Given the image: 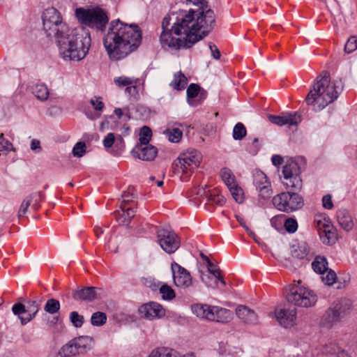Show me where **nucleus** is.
Listing matches in <instances>:
<instances>
[{"mask_svg":"<svg viewBox=\"0 0 357 357\" xmlns=\"http://www.w3.org/2000/svg\"><path fill=\"white\" fill-rule=\"evenodd\" d=\"M195 17V9L190 8L188 11L182 10L164 17L162 22L163 31L160 37L162 47L190 48L202 39V36L196 33Z\"/></svg>","mask_w":357,"mask_h":357,"instance_id":"nucleus-1","label":"nucleus"},{"mask_svg":"<svg viewBox=\"0 0 357 357\" xmlns=\"http://www.w3.org/2000/svg\"><path fill=\"white\" fill-rule=\"evenodd\" d=\"M102 40L109 59L117 61L124 59L139 47L142 33L137 25L128 24L118 19L109 24Z\"/></svg>","mask_w":357,"mask_h":357,"instance_id":"nucleus-2","label":"nucleus"},{"mask_svg":"<svg viewBox=\"0 0 357 357\" xmlns=\"http://www.w3.org/2000/svg\"><path fill=\"white\" fill-rule=\"evenodd\" d=\"M91 36L83 28L71 29L56 41L60 56L65 61L84 59L91 47Z\"/></svg>","mask_w":357,"mask_h":357,"instance_id":"nucleus-3","label":"nucleus"},{"mask_svg":"<svg viewBox=\"0 0 357 357\" xmlns=\"http://www.w3.org/2000/svg\"><path fill=\"white\" fill-rule=\"evenodd\" d=\"M342 89L341 80L331 82L329 74L324 72L317 77L306 96L305 102L307 105H317V109L321 110L336 100Z\"/></svg>","mask_w":357,"mask_h":357,"instance_id":"nucleus-4","label":"nucleus"},{"mask_svg":"<svg viewBox=\"0 0 357 357\" xmlns=\"http://www.w3.org/2000/svg\"><path fill=\"white\" fill-rule=\"evenodd\" d=\"M75 15L82 24L97 31L103 32L109 22L107 13L99 7L91 8H77L75 10Z\"/></svg>","mask_w":357,"mask_h":357,"instance_id":"nucleus-5","label":"nucleus"},{"mask_svg":"<svg viewBox=\"0 0 357 357\" xmlns=\"http://www.w3.org/2000/svg\"><path fill=\"white\" fill-rule=\"evenodd\" d=\"M43 24L47 36L55 38L56 41L71 29L63 21L61 13L53 7L47 8L44 11Z\"/></svg>","mask_w":357,"mask_h":357,"instance_id":"nucleus-6","label":"nucleus"},{"mask_svg":"<svg viewBox=\"0 0 357 357\" xmlns=\"http://www.w3.org/2000/svg\"><path fill=\"white\" fill-rule=\"evenodd\" d=\"M202 155L196 149H189L183 153L173 163L174 172L181 174V178L186 179L200 164Z\"/></svg>","mask_w":357,"mask_h":357,"instance_id":"nucleus-7","label":"nucleus"},{"mask_svg":"<svg viewBox=\"0 0 357 357\" xmlns=\"http://www.w3.org/2000/svg\"><path fill=\"white\" fill-rule=\"evenodd\" d=\"M286 299L288 303L295 306L307 308L316 304L317 296L312 290L301 285L299 282L298 284H294L289 289Z\"/></svg>","mask_w":357,"mask_h":357,"instance_id":"nucleus-8","label":"nucleus"},{"mask_svg":"<svg viewBox=\"0 0 357 357\" xmlns=\"http://www.w3.org/2000/svg\"><path fill=\"white\" fill-rule=\"evenodd\" d=\"M192 310L198 317L221 323L229 322L233 316L231 311L228 309L206 304H195L192 306Z\"/></svg>","mask_w":357,"mask_h":357,"instance_id":"nucleus-9","label":"nucleus"},{"mask_svg":"<svg viewBox=\"0 0 357 357\" xmlns=\"http://www.w3.org/2000/svg\"><path fill=\"white\" fill-rule=\"evenodd\" d=\"M272 202L278 210L287 213L299 210L304 205L303 197L294 192L278 194L273 197Z\"/></svg>","mask_w":357,"mask_h":357,"instance_id":"nucleus-10","label":"nucleus"},{"mask_svg":"<svg viewBox=\"0 0 357 357\" xmlns=\"http://www.w3.org/2000/svg\"><path fill=\"white\" fill-rule=\"evenodd\" d=\"M349 310V307L347 303L344 304L341 302L334 303L323 314L321 319V326L328 329L332 328L348 314Z\"/></svg>","mask_w":357,"mask_h":357,"instance_id":"nucleus-11","label":"nucleus"},{"mask_svg":"<svg viewBox=\"0 0 357 357\" xmlns=\"http://www.w3.org/2000/svg\"><path fill=\"white\" fill-rule=\"evenodd\" d=\"M92 338L89 336L75 337L65 345L59 351L61 357H72L86 352L91 348Z\"/></svg>","mask_w":357,"mask_h":357,"instance_id":"nucleus-12","label":"nucleus"},{"mask_svg":"<svg viewBox=\"0 0 357 357\" xmlns=\"http://www.w3.org/2000/svg\"><path fill=\"white\" fill-rule=\"evenodd\" d=\"M215 14L213 10L206 8H201L200 10H195V24L196 33H202V38L207 36L213 29L215 25Z\"/></svg>","mask_w":357,"mask_h":357,"instance_id":"nucleus-13","label":"nucleus"},{"mask_svg":"<svg viewBox=\"0 0 357 357\" xmlns=\"http://www.w3.org/2000/svg\"><path fill=\"white\" fill-rule=\"evenodd\" d=\"M158 243L162 249L168 254L175 252L180 247L178 236L172 230L161 229L157 231Z\"/></svg>","mask_w":357,"mask_h":357,"instance_id":"nucleus-14","label":"nucleus"},{"mask_svg":"<svg viewBox=\"0 0 357 357\" xmlns=\"http://www.w3.org/2000/svg\"><path fill=\"white\" fill-rule=\"evenodd\" d=\"M298 172V165L295 162H290L283 167L282 172L284 181L282 183L287 189L297 191L302 188V180Z\"/></svg>","mask_w":357,"mask_h":357,"instance_id":"nucleus-15","label":"nucleus"},{"mask_svg":"<svg viewBox=\"0 0 357 357\" xmlns=\"http://www.w3.org/2000/svg\"><path fill=\"white\" fill-rule=\"evenodd\" d=\"M253 184L259 192V196L263 199H268L273 194L271 182L266 175L260 170L253 174Z\"/></svg>","mask_w":357,"mask_h":357,"instance_id":"nucleus-16","label":"nucleus"},{"mask_svg":"<svg viewBox=\"0 0 357 357\" xmlns=\"http://www.w3.org/2000/svg\"><path fill=\"white\" fill-rule=\"evenodd\" d=\"M174 282L178 287H188L192 284L190 273L175 261L171 264Z\"/></svg>","mask_w":357,"mask_h":357,"instance_id":"nucleus-17","label":"nucleus"},{"mask_svg":"<svg viewBox=\"0 0 357 357\" xmlns=\"http://www.w3.org/2000/svg\"><path fill=\"white\" fill-rule=\"evenodd\" d=\"M275 317L279 324L284 328H290L296 324L297 310L294 307H276Z\"/></svg>","mask_w":357,"mask_h":357,"instance_id":"nucleus-18","label":"nucleus"},{"mask_svg":"<svg viewBox=\"0 0 357 357\" xmlns=\"http://www.w3.org/2000/svg\"><path fill=\"white\" fill-rule=\"evenodd\" d=\"M139 312L145 318L153 319L164 316L165 310L160 304L155 302H149L142 305L139 308Z\"/></svg>","mask_w":357,"mask_h":357,"instance_id":"nucleus-19","label":"nucleus"},{"mask_svg":"<svg viewBox=\"0 0 357 357\" xmlns=\"http://www.w3.org/2000/svg\"><path fill=\"white\" fill-rule=\"evenodd\" d=\"M131 153L135 158L151 161L156 157L158 150L152 145L137 144L132 150Z\"/></svg>","mask_w":357,"mask_h":357,"instance_id":"nucleus-20","label":"nucleus"},{"mask_svg":"<svg viewBox=\"0 0 357 357\" xmlns=\"http://www.w3.org/2000/svg\"><path fill=\"white\" fill-rule=\"evenodd\" d=\"M268 120L278 126H296L301 121V116L297 112L289 113L285 116L268 115Z\"/></svg>","mask_w":357,"mask_h":357,"instance_id":"nucleus-21","label":"nucleus"},{"mask_svg":"<svg viewBox=\"0 0 357 357\" xmlns=\"http://www.w3.org/2000/svg\"><path fill=\"white\" fill-rule=\"evenodd\" d=\"M33 305L34 308H36L34 312L32 314L28 313L26 317H24V314H26L27 311L26 307L23 304L17 303L13 305L12 311L14 314L17 315L22 325H25L29 322L38 312V306L36 301H33Z\"/></svg>","mask_w":357,"mask_h":357,"instance_id":"nucleus-22","label":"nucleus"},{"mask_svg":"<svg viewBox=\"0 0 357 357\" xmlns=\"http://www.w3.org/2000/svg\"><path fill=\"white\" fill-rule=\"evenodd\" d=\"M97 288L87 287L73 290L72 296L75 301L91 302L97 298Z\"/></svg>","mask_w":357,"mask_h":357,"instance_id":"nucleus-23","label":"nucleus"},{"mask_svg":"<svg viewBox=\"0 0 357 357\" xmlns=\"http://www.w3.org/2000/svg\"><path fill=\"white\" fill-rule=\"evenodd\" d=\"M135 208L132 206L120 205V208L115 211L114 215L119 225H128L135 216Z\"/></svg>","mask_w":357,"mask_h":357,"instance_id":"nucleus-24","label":"nucleus"},{"mask_svg":"<svg viewBox=\"0 0 357 357\" xmlns=\"http://www.w3.org/2000/svg\"><path fill=\"white\" fill-rule=\"evenodd\" d=\"M236 314L245 324H255L257 323L258 317L256 312L245 305H238L236 309Z\"/></svg>","mask_w":357,"mask_h":357,"instance_id":"nucleus-25","label":"nucleus"},{"mask_svg":"<svg viewBox=\"0 0 357 357\" xmlns=\"http://www.w3.org/2000/svg\"><path fill=\"white\" fill-rule=\"evenodd\" d=\"M337 220L341 228L347 231L351 230L354 227L352 218L346 209L341 208L337 211Z\"/></svg>","mask_w":357,"mask_h":357,"instance_id":"nucleus-26","label":"nucleus"},{"mask_svg":"<svg viewBox=\"0 0 357 357\" xmlns=\"http://www.w3.org/2000/svg\"><path fill=\"white\" fill-rule=\"evenodd\" d=\"M310 252V248L305 242H296L291 245L290 253L294 258L303 259L306 257Z\"/></svg>","mask_w":357,"mask_h":357,"instance_id":"nucleus-27","label":"nucleus"},{"mask_svg":"<svg viewBox=\"0 0 357 357\" xmlns=\"http://www.w3.org/2000/svg\"><path fill=\"white\" fill-rule=\"evenodd\" d=\"M320 238L324 244L333 245L337 239V229L331 224L323 231H320Z\"/></svg>","mask_w":357,"mask_h":357,"instance_id":"nucleus-28","label":"nucleus"},{"mask_svg":"<svg viewBox=\"0 0 357 357\" xmlns=\"http://www.w3.org/2000/svg\"><path fill=\"white\" fill-rule=\"evenodd\" d=\"M206 196L207 203L210 205L222 206L226 202L225 198L217 188L208 190Z\"/></svg>","mask_w":357,"mask_h":357,"instance_id":"nucleus-29","label":"nucleus"},{"mask_svg":"<svg viewBox=\"0 0 357 357\" xmlns=\"http://www.w3.org/2000/svg\"><path fill=\"white\" fill-rule=\"evenodd\" d=\"M321 357H349V356L336 345H326L323 350Z\"/></svg>","mask_w":357,"mask_h":357,"instance_id":"nucleus-30","label":"nucleus"},{"mask_svg":"<svg viewBox=\"0 0 357 357\" xmlns=\"http://www.w3.org/2000/svg\"><path fill=\"white\" fill-rule=\"evenodd\" d=\"M188 84V79L185 75L181 71L174 75V79L169 84V86L177 91L183 90Z\"/></svg>","mask_w":357,"mask_h":357,"instance_id":"nucleus-31","label":"nucleus"},{"mask_svg":"<svg viewBox=\"0 0 357 357\" xmlns=\"http://www.w3.org/2000/svg\"><path fill=\"white\" fill-rule=\"evenodd\" d=\"M202 257L205 259L207 263V268L208 272L214 276L217 280L220 281V282L224 286L226 285V282L222 275L221 271L218 266L214 264L207 257H204L202 255Z\"/></svg>","mask_w":357,"mask_h":357,"instance_id":"nucleus-32","label":"nucleus"},{"mask_svg":"<svg viewBox=\"0 0 357 357\" xmlns=\"http://www.w3.org/2000/svg\"><path fill=\"white\" fill-rule=\"evenodd\" d=\"M32 93L41 101L47 100L50 95L49 89L45 84H36L32 89Z\"/></svg>","mask_w":357,"mask_h":357,"instance_id":"nucleus-33","label":"nucleus"},{"mask_svg":"<svg viewBox=\"0 0 357 357\" xmlns=\"http://www.w3.org/2000/svg\"><path fill=\"white\" fill-rule=\"evenodd\" d=\"M312 267L316 273L324 274V272L328 270L326 258L323 256H317L312 263Z\"/></svg>","mask_w":357,"mask_h":357,"instance_id":"nucleus-34","label":"nucleus"},{"mask_svg":"<svg viewBox=\"0 0 357 357\" xmlns=\"http://www.w3.org/2000/svg\"><path fill=\"white\" fill-rule=\"evenodd\" d=\"M220 176L225 183V185L229 188L231 186H235L236 184V178L231 170L227 167H224L220 170Z\"/></svg>","mask_w":357,"mask_h":357,"instance_id":"nucleus-35","label":"nucleus"},{"mask_svg":"<svg viewBox=\"0 0 357 357\" xmlns=\"http://www.w3.org/2000/svg\"><path fill=\"white\" fill-rule=\"evenodd\" d=\"M45 197L44 192L41 191L31 193L27 196L28 199L30 200L32 209L35 211L38 210L40 207V202L45 199Z\"/></svg>","mask_w":357,"mask_h":357,"instance_id":"nucleus-36","label":"nucleus"},{"mask_svg":"<svg viewBox=\"0 0 357 357\" xmlns=\"http://www.w3.org/2000/svg\"><path fill=\"white\" fill-rule=\"evenodd\" d=\"M168 139L173 143H178L183 137L182 131L178 128H167L164 132Z\"/></svg>","mask_w":357,"mask_h":357,"instance_id":"nucleus-37","label":"nucleus"},{"mask_svg":"<svg viewBox=\"0 0 357 357\" xmlns=\"http://www.w3.org/2000/svg\"><path fill=\"white\" fill-rule=\"evenodd\" d=\"M331 222L328 218H324L321 215H316L314 220V226L317 229L319 234L323 231Z\"/></svg>","mask_w":357,"mask_h":357,"instance_id":"nucleus-38","label":"nucleus"},{"mask_svg":"<svg viewBox=\"0 0 357 357\" xmlns=\"http://www.w3.org/2000/svg\"><path fill=\"white\" fill-rule=\"evenodd\" d=\"M114 82L117 86L123 87L129 85L137 84L138 83V79L126 76H120L115 77Z\"/></svg>","mask_w":357,"mask_h":357,"instance_id":"nucleus-39","label":"nucleus"},{"mask_svg":"<svg viewBox=\"0 0 357 357\" xmlns=\"http://www.w3.org/2000/svg\"><path fill=\"white\" fill-rule=\"evenodd\" d=\"M60 303L55 298L48 299L44 306V310L46 312L54 314L59 312L60 310Z\"/></svg>","mask_w":357,"mask_h":357,"instance_id":"nucleus-40","label":"nucleus"},{"mask_svg":"<svg viewBox=\"0 0 357 357\" xmlns=\"http://www.w3.org/2000/svg\"><path fill=\"white\" fill-rule=\"evenodd\" d=\"M152 137V131L151 130L147 127V126H143L141 128L140 132H139V143L137 144H142V145H146L149 144L151 139Z\"/></svg>","mask_w":357,"mask_h":357,"instance_id":"nucleus-41","label":"nucleus"},{"mask_svg":"<svg viewBox=\"0 0 357 357\" xmlns=\"http://www.w3.org/2000/svg\"><path fill=\"white\" fill-rule=\"evenodd\" d=\"M107 315L102 312H94L91 317V323L93 326H100L106 323Z\"/></svg>","mask_w":357,"mask_h":357,"instance_id":"nucleus-42","label":"nucleus"},{"mask_svg":"<svg viewBox=\"0 0 357 357\" xmlns=\"http://www.w3.org/2000/svg\"><path fill=\"white\" fill-rule=\"evenodd\" d=\"M247 134L245 126L242 123H238L233 129V138L235 140H241Z\"/></svg>","mask_w":357,"mask_h":357,"instance_id":"nucleus-43","label":"nucleus"},{"mask_svg":"<svg viewBox=\"0 0 357 357\" xmlns=\"http://www.w3.org/2000/svg\"><path fill=\"white\" fill-rule=\"evenodd\" d=\"M284 227L286 231L289 234L295 233L298 229V222L294 218H288L284 219Z\"/></svg>","mask_w":357,"mask_h":357,"instance_id":"nucleus-44","label":"nucleus"},{"mask_svg":"<svg viewBox=\"0 0 357 357\" xmlns=\"http://www.w3.org/2000/svg\"><path fill=\"white\" fill-rule=\"evenodd\" d=\"M233 198L237 203H242L243 202V190L238 185V184H235V186H231L228 188Z\"/></svg>","mask_w":357,"mask_h":357,"instance_id":"nucleus-45","label":"nucleus"},{"mask_svg":"<svg viewBox=\"0 0 357 357\" xmlns=\"http://www.w3.org/2000/svg\"><path fill=\"white\" fill-rule=\"evenodd\" d=\"M69 319L75 328H80L84 322V318L77 312L73 311L70 313Z\"/></svg>","mask_w":357,"mask_h":357,"instance_id":"nucleus-46","label":"nucleus"},{"mask_svg":"<svg viewBox=\"0 0 357 357\" xmlns=\"http://www.w3.org/2000/svg\"><path fill=\"white\" fill-rule=\"evenodd\" d=\"M160 293L164 300H172L176 296L174 291L167 284H162L160 287Z\"/></svg>","mask_w":357,"mask_h":357,"instance_id":"nucleus-47","label":"nucleus"},{"mask_svg":"<svg viewBox=\"0 0 357 357\" xmlns=\"http://www.w3.org/2000/svg\"><path fill=\"white\" fill-rule=\"evenodd\" d=\"M135 198L134 194L129 190L123 192L122 194V202L121 205L132 206L135 208V202L133 199Z\"/></svg>","mask_w":357,"mask_h":357,"instance_id":"nucleus-48","label":"nucleus"},{"mask_svg":"<svg viewBox=\"0 0 357 357\" xmlns=\"http://www.w3.org/2000/svg\"><path fill=\"white\" fill-rule=\"evenodd\" d=\"M322 280L324 282L325 284L331 286L333 284L337 279L336 273L332 271H326L324 272V274H322Z\"/></svg>","mask_w":357,"mask_h":357,"instance_id":"nucleus-49","label":"nucleus"},{"mask_svg":"<svg viewBox=\"0 0 357 357\" xmlns=\"http://www.w3.org/2000/svg\"><path fill=\"white\" fill-rule=\"evenodd\" d=\"M86 144L83 142H79L75 144L73 149V154L75 157L81 158L86 153Z\"/></svg>","mask_w":357,"mask_h":357,"instance_id":"nucleus-50","label":"nucleus"},{"mask_svg":"<svg viewBox=\"0 0 357 357\" xmlns=\"http://www.w3.org/2000/svg\"><path fill=\"white\" fill-rule=\"evenodd\" d=\"M200 91V86L197 84H190L187 89V98L190 102V99H192L197 96Z\"/></svg>","mask_w":357,"mask_h":357,"instance_id":"nucleus-51","label":"nucleus"},{"mask_svg":"<svg viewBox=\"0 0 357 357\" xmlns=\"http://www.w3.org/2000/svg\"><path fill=\"white\" fill-rule=\"evenodd\" d=\"M357 50V37L351 36L350 37L344 46V50L347 53H351Z\"/></svg>","mask_w":357,"mask_h":357,"instance_id":"nucleus-52","label":"nucleus"},{"mask_svg":"<svg viewBox=\"0 0 357 357\" xmlns=\"http://www.w3.org/2000/svg\"><path fill=\"white\" fill-rule=\"evenodd\" d=\"M284 218L285 215L282 214L275 215L271 219V226L277 230L280 229L284 224Z\"/></svg>","mask_w":357,"mask_h":357,"instance_id":"nucleus-53","label":"nucleus"},{"mask_svg":"<svg viewBox=\"0 0 357 357\" xmlns=\"http://www.w3.org/2000/svg\"><path fill=\"white\" fill-rule=\"evenodd\" d=\"M236 220L238 222V223L246 230L248 235L251 237H252L255 241V234L246 225V222L245 219L240 215H235Z\"/></svg>","mask_w":357,"mask_h":357,"instance_id":"nucleus-54","label":"nucleus"},{"mask_svg":"<svg viewBox=\"0 0 357 357\" xmlns=\"http://www.w3.org/2000/svg\"><path fill=\"white\" fill-rule=\"evenodd\" d=\"M90 103L97 112H101L104 108V103L102 101L101 97H95L94 98H91Z\"/></svg>","mask_w":357,"mask_h":357,"instance_id":"nucleus-55","label":"nucleus"},{"mask_svg":"<svg viewBox=\"0 0 357 357\" xmlns=\"http://www.w3.org/2000/svg\"><path fill=\"white\" fill-rule=\"evenodd\" d=\"M31 206V203L29 199L26 197L22 202L20 205V207L18 211V217L20 218L23 216L28 211V208Z\"/></svg>","mask_w":357,"mask_h":357,"instance_id":"nucleus-56","label":"nucleus"},{"mask_svg":"<svg viewBox=\"0 0 357 357\" xmlns=\"http://www.w3.org/2000/svg\"><path fill=\"white\" fill-rule=\"evenodd\" d=\"M115 142V136L114 133L109 132L108 133L103 139V145L106 149L110 148L112 146Z\"/></svg>","mask_w":357,"mask_h":357,"instance_id":"nucleus-57","label":"nucleus"},{"mask_svg":"<svg viewBox=\"0 0 357 357\" xmlns=\"http://www.w3.org/2000/svg\"><path fill=\"white\" fill-rule=\"evenodd\" d=\"M12 148V144L3 137V134L0 135V152L3 151H9Z\"/></svg>","mask_w":357,"mask_h":357,"instance_id":"nucleus-58","label":"nucleus"},{"mask_svg":"<svg viewBox=\"0 0 357 357\" xmlns=\"http://www.w3.org/2000/svg\"><path fill=\"white\" fill-rule=\"evenodd\" d=\"M322 206L326 209H331L333 207L332 202V197L331 195L327 194L322 197Z\"/></svg>","mask_w":357,"mask_h":357,"instance_id":"nucleus-59","label":"nucleus"},{"mask_svg":"<svg viewBox=\"0 0 357 357\" xmlns=\"http://www.w3.org/2000/svg\"><path fill=\"white\" fill-rule=\"evenodd\" d=\"M187 3H192L195 6H197L199 8L197 10H200L201 8H206L208 6L206 2L204 0H186Z\"/></svg>","mask_w":357,"mask_h":357,"instance_id":"nucleus-60","label":"nucleus"},{"mask_svg":"<svg viewBox=\"0 0 357 357\" xmlns=\"http://www.w3.org/2000/svg\"><path fill=\"white\" fill-rule=\"evenodd\" d=\"M126 93L131 96H134L137 93V84H132L128 86L125 89Z\"/></svg>","mask_w":357,"mask_h":357,"instance_id":"nucleus-61","label":"nucleus"},{"mask_svg":"<svg viewBox=\"0 0 357 357\" xmlns=\"http://www.w3.org/2000/svg\"><path fill=\"white\" fill-rule=\"evenodd\" d=\"M209 48L211 51L212 56L215 59H220V52L219 50L218 49L217 46L215 45H209Z\"/></svg>","mask_w":357,"mask_h":357,"instance_id":"nucleus-62","label":"nucleus"},{"mask_svg":"<svg viewBox=\"0 0 357 357\" xmlns=\"http://www.w3.org/2000/svg\"><path fill=\"white\" fill-rule=\"evenodd\" d=\"M31 149L33 151L38 153L41 151L40 142L38 139H33L31 143Z\"/></svg>","mask_w":357,"mask_h":357,"instance_id":"nucleus-63","label":"nucleus"},{"mask_svg":"<svg viewBox=\"0 0 357 357\" xmlns=\"http://www.w3.org/2000/svg\"><path fill=\"white\" fill-rule=\"evenodd\" d=\"M271 160L274 165H280L283 162V158L278 155H273Z\"/></svg>","mask_w":357,"mask_h":357,"instance_id":"nucleus-64","label":"nucleus"}]
</instances>
